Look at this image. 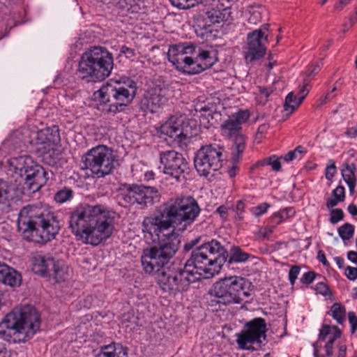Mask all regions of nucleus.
<instances>
[{
	"instance_id": "obj_56",
	"label": "nucleus",
	"mask_w": 357,
	"mask_h": 357,
	"mask_svg": "<svg viewBox=\"0 0 357 357\" xmlns=\"http://www.w3.org/2000/svg\"><path fill=\"white\" fill-rule=\"evenodd\" d=\"M336 90V88L334 87L331 92H328L327 93L326 95L321 96L319 100V104H318V107H321L323 106L324 105H325L328 101H329L330 100H331L332 98H333L335 97V96H332L331 95V93L335 91Z\"/></svg>"
},
{
	"instance_id": "obj_20",
	"label": "nucleus",
	"mask_w": 357,
	"mask_h": 357,
	"mask_svg": "<svg viewBox=\"0 0 357 357\" xmlns=\"http://www.w3.org/2000/svg\"><path fill=\"white\" fill-rule=\"evenodd\" d=\"M26 173L24 177L25 184L33 191L40 190L48 180L47 172L37 163Z\"/></svg>"
},
{
	"instance_id": "obj_39",
	"label": "nucleus",
	"mask_w": 357,
	"mask_h": 357,
	"mask_svg": "<svg viewBox=\"0 0 357 357\" xmlns=\"http://www.w3.org/2000/svg\"><path fill=\"white\" fill-rule=\"evenodd\" d=\"M271 93L272 91L268 88L258 87V92L255 96L256 102L258 105H264L267 102Z\"/></svg>"
},
{
	"instance_id": "obj_13",
	"label": "nucleus",
	"mask_w": 357,
	"mask_h": 357,
	"mask_svg": "<svg viewBox=\"0 0 357 357\" xmlns=\"http://www.w3.org/2000/svg\"><path fill=\"white\" fill-rule=\"evenodd\" d=\"M151 271H145L146 273H154L155 280L162 290H179L187 288L190 284L195 283L192 276L188 275L189 271L184 269L172 275L169 271H166L165 266L156 267L154 266Z\"/></svg>"
},
{
	"instance_id": "obj_24",
	"label": "nucleus",
	"mask_w": 357,
	"mask_h": 357,
	"mask_svg": "<svg viewBox=\"0 0 357 357\" xmlns=\"http://www.w3.org/2000/svg\"><path fill=\"white\" fill-rule=\"evenodd\" d=\"M22 276L20 273L10 268L6 264L0 261V284H3L12 288L20 287Z\"/></svg>"
},
{
	"instance_id": "obj_1",
	"label": "nucleus",
	"mask_w": 357,
	"mask_h": 357,
	"mask_svg": "<svg viewBox=\"0 0 357 357\" xmlns=\"http://www.w3.org/2000/svg\"><path fill=\"white\" fill-rule=\"evenodd\" d=\"M114 212L101 204L77 207L69 216V228L76 239L96 246L107 240L115 229Z\"/></svg>"
},
{
	"instance_id": "obj_7",
	"label": "nucleus",
	"mask_w": 357,
	"mask_h": 357,
	"mask_svg": "<svg viewBox=\"0 0 357 357\" xmlns=\"http://www.w3.org/2000/svg\"><path fill=\"white\" fill-rule=\"evenodd\" d=\"M113 68L112 54L105 47L93 46L81 55L77 73L83 82L96 83L108 77Z\"/></svg>"
},
{
	"instance_id": "obj_60",
	"label": "nucleus",
	"mask_w": 357,
	"mask_h": 357,
	"mask_svg": "<svg viewBox=\"0 0 357 357\" xmlns=\"http://www.w3.org/2000/svg\"><path fill=\"white\" fill-rule=\"evenodd\" d=\"M346 356H347V345L345 344L340 342L338 344L337 357H346Z\"/></svg>"
},
{
	"instance_id": "obj_50",
	"label": "nucleus",
	"mask_w": 357,
	"mask_h": 357,
	"mask_svg": "<svg viewBox=\"0 0 357 357\" xmlns=\"http://www.w3.org/2000/svg\"><path fill=\"white\" fill-rule=\"evenodd\" d=\"M245 204L243 201L239 200L236 203V219L238 221H243L244 220V211H245Z\"/></svg>"
},
{
	"instance_id": "obj_35",
	"label": "nucleus",
	"mask_w": 357,
	"mask_h": 357,
	"mask_svg": "<svg viewBox=\"0 0 357 357\" xmlns=\"http://www.w3.org/2000/svg\"><path fill=\"white\" fill-rule=\"evenodd\" d=\"M50 275H53L57 282L65 280L68 275V267L63 261H54V266Z\"/></svg>"
},
{
	"instance_id": "obj_52",
	"label": "nucleus",
	"mask_w": 357,
	"mask_h": 357,
	"mask_svg": "<svg viewBox=\"0 0 357 357\" xmlns=\"http://www.w3.org/2000/svg\"><path fill=\"white\" fill-rule=\"evenodd\" d=\"M349 322L351 326V334L355 333L357 329V316L355 312H349L348 313Z\"/></svg>"
},
{
	"instance_id": "obj_31",
	"label": "nucleus",
	"mask_w": 357,
	"mask_h": 357,
	"mask_svg": "<svg viewBox=\"0 0 357 357\" xmlns=\"http://www.w3.org/2000/svg\"><path fill=\"white\" fill-rule=\"evenodd\" d=\"M238 291H214L215 297L218 298L215 303L229 305L231 303H241L243 299L237 294Z\"/></svg>"
},
{
	"instance_id": "obj_57",
	"label": "nucleus",
	"mask_w": 357,
	"mask_h": 357,
	"mask_svg": "<svg viewBox=\"0 0 357 357\" xmlns=\"http://www.w3.org/2000/svg\"><path fill=\"white\" fill-rule=\"evenodd\" d=\"M218 214L222 220H227L228 216V208L225 205H221L215 211Z\"/></svg>"
},
{
	"instance_id": "obj_22",
	"label": "nucleus",
	"mask_w": 357,
	"mask_h": 357,
	"mask_svg": "<svg viewBox=\"0 0 357 357\" xmlns=\"http://www.w3.org/2000/svg\"><path fill=\"white\" fill-rule=\"evenodd\" d=\"M158 200V192L154 188L135 185V203L140 205L141 208Z\"/></svg>"
},
{
	"instance_id": "obj_36",
	"label": "nucleus",
	"mask_w": 357,
	"mask_h": 357,
	"mask_svg": "<svg viewBox=\"0 0 357 357\" xmlns=\"http://www.w3.org/2000/svg\"><path fill=\"white\" fill-rule=\"evenodd\" d=\"M266 165H270L272 169L275 172H278L281 169V163L280 162V159L275 155L266 158L256 163L257 167Z\"/></svg>"
},
{
	"instance_id": "obj_3",
	"label": "nucleus",
	"mask_w": 357,
	"mask_h": 357,
	"mask_svg": "<svg viewBox=\"0 0 357 357\" xmlns=\"http://www.w3.org/2000/svg\"><path fill=\"white\" fill-rule=\"evenodd\" d=\"M17 227L25 239L37 243L53 240L60 229L59 220L53 212L33 205L20 210Z\"/></svg>"
},
{
	"instance_id": "obj_12",
	"label": "nucleus",
	"mask_w": 357,
	"mask_h": 357,
	"mask_svg": "<svg viewBox=\"0 0 357 357\" xmlns=\"http://www.w3.org/2000/svg\"><path fill=\"white\" fill-rule=\"evenodd\" d=\"M266 324L264 318L256 317L246 322L241 333L236 334L238 347L241 349L251 350L255 344L261 347L262 339L266 340Z\"/></svg>"
},
{
	"instance_id": "obj_64",
	"label": "nucleus",
	"mask_w": 357,
	"mask_h": 357,
	"mask_svg": "<svg viewBox=\"0 0 357 357\" xmlns=\"http://www.w3.org/2000/svg\"><path fill=\"white\" fill-rule=\"evenodd\" d=\"M121 52L124 54L127 57H132L134 55L133 50L126 46L121 47Z\"/></svg>"
},
{
	"instance_id": "obj_25",
	"label": "nucleus",
	"mask_w": 357,
	"mask_h": 357,
	"mask_svg": "<svg viewBox=\"0 0 357 357\" xmlns=\"http://www.w3.org/2000/svg\"><path fill=\"white\" fill-rule=\"evenodd\" d=\"M229 10L227 8L215 6L206 7L204 20L208 25L219 24L227 21L229 16Z\"/></svg>"
},
{
	"instance_id": "obj_6",
	"label": "nucleus",
	"mask_w": 357,
	"mask_h": 357,
	"mask_svg": "<svg viewBox=\"0 0 357 357\" xmlns=\"http://www.w3.org/2000/svg\"><path fill=\"white\" fill-rule=\"evenodd\" d=\"M167 57L176 70L189 75L199 74L211 68L218 61L215 50L197 49L191 43L170 45Z\"/></svg>"
},
{
	"instance_id": "obj_45",
	"label": "nucleus",
	"mask_w": 357,
	"mask_h": 357,
	"mask_svg": "<svg viewBox=\"0 0 357 357\" xmlns=\"http://www.w3.org/2000/svg\"><path fill=\"white\" fill-rule=\"evenodd\" d=\"M318 279H321V276L320 275H317L314 271H308L302 275L300 281L302 284L308 285L313 281L317 280Z\"/></svg>"
},
{
	"instance_id": "obj_51",
	"label": "nucleus",
	"mask_w": 357,
	"mask_h": 357,
	"mask_svg": "<svg viewBox=\"0 0 357 357\" xmlns=\"http://www.w3.org/2000/svg\"><path fill=\"white\" fill-rule=\"evenodd\" d=\"M332 195L334 197L337 199V201L343 202L345 199V189L342 185H338L332 192Z\"/></svg>"
},
{
	"instance_id": "obj_4",
	"label": "nucleus",
	"mask_w": 357,
	"mask_h": 357,
	"mask_svg": "<svg viewBox=\"0 0 357 357\" xmlns=\"http://www.w3.org/2000/svg\"><path fill=\"white\" fill-rule=\"evenodd\" d=\"M40 324V314L36 307L20 304L3 317L1 325L6 330L0 331V335L9 343H24L39 331Z\"/></svg>"
},
{
	"instance_id": "obj_62",
	"label": "nucleus",
	"mask_w": 357,
	"mask_h": 357,
	"mask_svg": "<svg viewBox=\"0 0 357 357\" xmlns=\"http://www.w3.org/2000/svg\"><path fill=\"white\" fill-rule=\"evenodd\" d=\"M320 70V66L319 64H316L314 66H310L307 70V73L308 76H312L317 74Z\"/></svg>"
},
{
	"instance_id": "obj_43",
	"label": "nucleus",
	"mask_w": 357,
	"mask_h": 357,
	"mask_svg": "<svg viewBox=\"0 0 357 357\" xmlns=\"http://www.w3.org/2000/svg\"><path fill=\"white\" fill-rule=\"evenodd\" d=\"M149 0H135V13L146 14L151 8Z\"/></svg>"
},
{
	"instance_id": "obj_21",
	"label": "nucleus",
	"mask_w": 357,
	"mask_h": 357,
	"mask_svg": "<svg viewBox=\"0 0 357 357\" xmlns=\"http://www.w3.org/2000/svg\"><path fill=\"white\" fill-rule=\"evenodd\" d=\"M213 287L215 290H249L252 282L245 278L234 275L220 280Z\"/></svg>"
},
{
	"instance_id": "obj_42",
	"label": "nucleus",
	"mask_w": 357,
	"mask_h": 357,
	"mask_svg": "<svg viewBox=\"0 0 357 357\" xmlns=\"http://www.w3.org/2000/svg\"><path fill=\"white\" fill-rule=\"evenodd\" d=\"M172 6L179 9L187 10L197 5L196 0H169Z\"/></svg>"
},
{
	"instance_id": "obj_34",
	"label": "nucleus",
	"mask_w": 357,
	"mask_h": 357,
	"mask_svg": "<svg viewBox=\"0 0 357 357\" xmlns=\"http://www.w3.org/2000/svg\"><path fill=\"white\" fill-rule=\"evenodd\" d=\"M339 324H342L346 318V308L339 303H335L331 308V311L327 312Z\"/></svg>"
},
{
	"instance_id": "obj_63",
	"label": "nucleus",
	"mask_w": 357,
	"mask_h": 357,
	"mask_svg": "<svg viewBox=\"0 0 357 357\" xmlns=\"http://www.w3.org/2000/svg\"><path fill=\"white\" fill-rule=\"evenodd\" d=\"M347 258L351 262L357 265V252L349 251L347 253Z\"/></svg>"
},
{
	"instance_id": "obj_9",
	"label": "nucleus",
	"mask_w": 357,
	"mask_h": 357,
	"mask_svg": "<svg viewBox=\"0 0 357 357\" xmlns=\"http://www.w3.org/2000/svg\"><path fill=\"white\" fill-rule=\"evenodd\" d=\"M133 84L132 80H128L127 84L120 81L108 82L93 93L94 99L99 102L104 112L114 114L121 112L132 102L134 91L130 93V89H132Z\"/></svg>"
},
{
	"instance_id": "obj_10",
	"label": "nucleus",
	"mask_w": 357,
	"mask_h": 357,
	"mask_svg": "<svg viewBox=\"0 0 357 357\" xmlns=\"http://www.w3.org/2000/svg\"><path fill=\"white\" fill-rule=\"evenodd\" d=\"M86 169L97 178L110 174L116 163L113 151L105 145L95 146L87 151L83 158Z\"/></svg>"
},
{
	"instance_id": "obj_61",
	"label": "nucleus",
	"mask_w": 357,
	"mask_h": 357,
	"mask_svg": "<svg viewBox=\"0 0 357 357\" xmlns=\"http://www.w3.org/2000/svg\"><path fill=\"white\" fill-rule=\"evenodd\" d=\"M345 135L350 138H356L357 137V127H351L347 128L345 132Z\"/></svg>"
},
{
	"instance_id": "obj_32",
	"label": "nucleus",
	"mask_w": 357,
	"mask_h": 357,
	"mask_svg": "<svg viewBox=\"0 0 357 357\" xmlns=\"http://www.w3.org/2000/svg\"><path fill=\"white\" fill-rule=\"evenodd\" d=\"M249 257L250 255L244 252L240 247L232 246L229 250V255H228L227 261L229 264L243 263L248 261Z\"/></svg>"
},
{
	"instance_id": "obj_30",
	"label": "nucleus",
	"mask_w": 357,
	"mask_h": 357,
	"mask_svg": "<svg viewBox=\"0 0 357 357\" xmlns=\"http://www.w3.org/2000/svg\"><path fill=\"white\" fill-rule=\"evenodd\" d=\"M134 190L132 187L126 183L121 184L118 190L116 198L119 204L124 207L132 204Z\"/></svg>"
},
{
	"instance_id": "obj_14",
	"label": "nucleus",
	"mask_w": 357,
	"mask_h": 357,
	"mask_svg": "<svg viewBox=\"0 0 357 357\" xmlns=\"http://www.w3.org/2000/svg\"><path fill=\"white\" fill-rule=\"evenodd\" d=\"M185 120L183 116H172L160 128L162 133L174 139L180 146L186 145L187 141L195 135L192 129L195 122Z\"/></svg>"
},
{
	"instance_id": "obj_55",
	"label": "nucleus",
	"mask_w": 357,
	"mask_h": 357,
	"mask_svg": "<svg viewBox=\"0 0 357 357\" xmlns=\"http://www.w3.org/2000/svg\"><path fill=\"white\" fill-rule=\"evenodd\" d=\"M197 5V4H202L205 7H210V6H215L218 7V6H220L221 7L223 6L222 4L220 3L219 0H196Z\"/></svg>"
},
{
	"instance_id": "obj_28",
	"label": "nucleus",
	"mask_w": 357,
	"mask_h": 357,
	"mask_svg": "<svg viewBox=\"0 0 357 357\" xmlns=\"http://www.w3.org/2000/svg\"><path fill=\"white\" fill-rule=\"evenodd\" d=\"M96 357H128V349L121 344L112 342L101 347L100 352Z\"/></svg>"
},
{
	"instance_id": "obj_33",
	"label": "nucleus",
	"mask_w": 357,
	"mask_h": 357,
	"mask_svg": "<svg viewBox=\"0 0 357 357\" xmlns=\"http://www.w3.org/2000/svg\"><path fill=\"white\" fill-rule=\"evenodd\" d=\"M13 197V188L6 182L0 181V204L8 205Z\"/></svg>"
},
{
	"instance_id": "obj_59",
	"label": "nucleus",
	"mask_w": 357,
	"mask_h": 357,
	"mask_svg": "<svg viewBox=\"0 0 357 357\" xmlns=\"http://www.w3.org/2000/svg\"><path fill=\"white\" fill-rule=\"evenodd\" d=\"M331 329H333L334 333L332 336H331L329 338L333 340V341H335L337 339L340 338L342 335V331L340 329V328L337 326H333L331 327Z\"/></svg>"
},
{
	"instance_id": "obj_54",
	"label": "nucleus",
	"mask_w": 357,
	"mask_h": 357,
	"mask_svg": "<svg viewBox=\"0 0 357 357\" xmlns=\"http://www.w3.org/2000/svg\"><path fill=\"white\" fill-rule=\"evenodd\" d=\"M344 274L350 280H355L357 278V268L348 266L345 268Z\"/></svg>"
},
{
	"instance_id": "obj_46",
	"label": "nucleus",
	"mask_w": 357,
	"mask_h": 357,
	"mask_svg": "<svg viewBox=\"0 0 357 357\" xmlns=\"http://www.w3.org/2000/svg\"><path fill=\"white\" fill-rule=\"evenodd\" d=\"M331 332V326L328 324H323L321 328L319 329L318 339L314 343H317L319 345L321 342H324L326 340V337Z\"/></svg>"
},
{
	"instance_id": "obj_2",
	"label": "nucleus",
	"mask_w": 357,
	"mask_h": 357,
	"mask_svg": "<svg viewBox=\"0 0 357 357\" xmlns=\"http://www.w3.org/2000/svg\"><path fill=\"white\" fill-rule=\"evenodd\" d=\"M201 211L197 201L190 195L172 198L164 205L160 215L144 218L145 236L149 242L158 239V233L167 230L173 223L183 225V229H185L196 221Z\"/></svg>"
},
{
	"instance_id": "obj_15",
	"label": "nucleus",
	"mask_w": 357,
	"mask_h": 357,
	"mask_svg": "<svg viewBox=\"0 0 357 357\" xmlns=\"http://www.w3.org/2000/svg\"><path fill=\"white\" fill-rule=\"evenodd\" d=\"M160 167L164 174L170 176L176 181L185 179V174L189 169L188 163L183 155L174 150L160 153Z\"/></svg>"
},
{
	"instance_id": "obj_44",
	"label": "nucleus",
	"mask_w": 357,
	"mask_h": 357,
	"mask_svg": "<svg viewBox=\"0 0 357 357\" xmlns=\"http://www.w3.org/2000/svg\"><path fill=\"white\" fill-rule=\"evenodd\" d=\"M270 204L267 202H263L256 206L252 207L250 211L255 217H259L266 213L270 208Z\"/></svg>"
},
{
	"instance_id": "obj_47",
	"label": "nucleus",
	"mask_w": 357,
	"mask_h": 357,
	"mask_svg": "<svg viewBox=\"0 0 357 357\" xmlns=\"http://www.w3.org/2000/svg\"><path fill=\"white\" fill-rule=\"evenodd\" d=\"M330 215V222L333 225H335L344 219V212L341 208L332 209Z\"/></svg>"
},
{
	"instance_id": "obj_16",
	"label": "nucleus",
	"mask_w": 357,
	"mask_h": 357,
	"mask_svg": "<svg viewBox=\"0 0 357 357\" xmlns=\"http://www.w3.org/2000/svg\"><path fill=\"white\" fill-rule=\"evenodd\" d=\"M169 86L160 78L155 79L152 85L148 89L145 97L140 102L142 110L155 112L168 100Z\"/></svg>"
},
{
	"instance_id": "obj_40",
	"label": "nucleus",
	"mask_w": 357,
	"mask_h": 357,
	"mask_svg": "<svg viewBox=\"0 0 357 357\" xmlns=\"http://www.w3.org/2000/svg\"><path fill=\"white\" fill-rule=\"evenodd\" d=\"M290 213H294L292 208H285L280 211L274 213L272 216L273 222L275 225L280 224L291 215Z\"/></svg>"
},
{
	"instance_id": "obj_8",
	"label": "nucleus",
	"mask_w": 357,
	"mask_h": 357,
	"mask_svg": "<svg viewBox=\"0 0 357 357\" xmlns=\"http://www.w3.org/2000/svg\"><path fill=\"white\" fill-rule=\"evenodd\" d=\"M168 230L169 229L160 231L158 233V239H153L154 241L149 242L142 225L144 238L146 243L149 245L156 242L159 243V248L152 247L144 250L141 262L144 271H151L154 266L156 267L165 266L178 251L181 243L179 236L174 231H169Z\"/></svg>"
},
{
	"instance_id": "obj_48",
	"label": "nucleus",
	"mask_w": 357,
	"mask_h": 357,
	"mask_svg": "<svg viewBox=\"0 0 357 357\" xmlns=\"http://www.w3.org/2000/svg\"><path fill=\"white\" fill-rule=\"evenodd\" d=\"M336 174L335 163L333 160H329V164L326 168L325 176L326 178L328 181H331Z\"/></svg>"
},
{
	"instance_id": "obj_58",
	"label": "nucleus",
	"mask_w": 357,
	"mask_h": 357,
	"mask_svg": "<svg viewBox=\"0 0 357 357\" xmlns=\"http://www.w3.org/2000/svg\"><path fill=\"white\" fill-rule=\"evenodd\" d=\"M334 342H335V341H333V340L329 338V340H328V342H326V344L324 346V349L326 351V355L328 357L332 356L333 354Z\"/></svg>"
},
{
	"instance_id": "obj_27",
	"label": "nucleus",
	"mask_w": 357,
	"mask_h": 357,
	"mask_svg": "<svg viewBox=\"0 0 357 357\" xmlns=\"http://www.w3.org/2000/svg\"><path fill=\"white\" fill-rule=\"evenodd\" d=\"M356 165L353 162L347 161L342 165L341 173L342 178L347 184L350 193H353L356 184Z\"/></svg>"
},
{
	"instance_id": "obj_23",
	"label": "nucleus",
	"mask_w": 357,
	"mask_h": 357,
	"mask_svg": "<svg viewBox=\"0 0 357 357\" xmlns=\"http://www.w3.org/2000/svg\"><path fill=\"white\" fill-rule=\"evenodd\" d=\"M32 158L29 155H21L14 157L7 160L8 170L18 174L20 177L24 178L29 171L36 164Z\"/></svg>"
},
{
	"instance_id": "obj_53",
	"label": "nucleus",
	"mask_w": 357,
	"mask_h": 357,
	"mask_svg": "<svg viewBox=\"0 0 357 357\" xmlns=\"http://www.w3.org/2000/svg\"><path fill=\"white\" fill-rule=\"evenodd\" d=\"M261 20V15L259 10H253L250 13V16L248 18V23L251 24H257Z\"/></svg>"
},
{
	"instance_id": "obj_17",
	"label": "nucleus",
	"mask_w": 357,
	"mask_h": 357,
	"mask_svg": "<svg viewBox=\"0 0 357 357\" xmlns=\"http://www.w3.org/2000/svg\"><path fill=\"white\" fill-rule=\"evenodd\" d=\"M269 24H264L260 29H256L248 34V52L245 58L250 61H253L262 58L266 51V44L268 43V35L265 31H268Z\"/></svg>"
},
{
	"instance_id": "obj_38",
	"label": "nucleus",
	"mask_w": 357,
	"mask_h": 357,
	"mask_svg": "<svg viewBox=\"0 0 357 357\" xmlns=\"http://www.w3.org/2000/svg\"><path fill=\"white\" fill-rule=\"evenodd\" d=\"M338 234L343 241L350 240L354 234V227L350 223H344L338 229Z\"/></svg>"
},
{
	"instance_id": "obj_19",
	"label": "nucleus",
	"mask_w": 357,
	"mask_h": 357,
	"mask_svg": "<svg viewBox=\"0 0 357 357\" xmlns=\"http://www.w3.org/2000/svg\"><path fill=\"white\" fill-rule=\"evenodd\" d=\"M38 150L43 154H50L59 141V130L56 127L40 130L36 133Z\"/></svg>"
},
{
	"instance_id": "obj_29",
	"label": "nucleus",
	"mask_w": 357,
	"mask_h": 357,
	"mask_svg": "<svg viewBox=\"0 0 357 357\" xmlns=\"http://www.w3.org/2000/svg\"><path fill=\"white\" fill-rule=\"evenodd\" d=\"M54 260L51 258L45 259L39 256L35 257L33 261L32 270L34 273L40 275L52 273V268H54Z\"/></svg>"
},
{
	"instance_id": "obj_26",
	"label": "nucleus",
	"mask_w": 357,
	"mask_h": 357,
	"mask_svg": "<svg viewBox=\"0 0 357 357\" xmlns=\"http://www.w3.org/2000/svg\"><path fill=\"white\" fill-rule=\"evenodd\" d=\"M307 86L308 84L303 85L296 96L293 92L287 96L284 108L289 114H291L305 99L309 92Z\"/></svg>"
},
{
	"instance_id": "obj_41",
	"label": "nucleus",
	"mask_w": 357,
	"mask_h": 357,
	"mask_svg": "<svg viewBox=\"0 0 357 357\" xmlns=\"http://www.w3.org/2000/svg\"><path fill=\"white\" fill-rule=\"evenodd\" d=\"M73 197V190L64 188L57 192L54 195V199L58 203H64L70 200Z\"/></svg>"
},
{
	"instance_id": "obj_5",
	"label": "nucleus",
	"mask_w": 357,
	"mask_h": 357,
	"mask_svg": "<svg viewBox=\"0 0 357 357\" xmlns=\"http://www.w3.org/2000/svg\"><path fill=\"white\" fill-rule=\"evenodd\" d=\"M228 252L217 240L213 239L195 248L186 261L185 271L199 282L203 273L213 276L218 274L227 261Z\"/></svg>"
},
{
	"instance_id": "obj_49",
	"label": "nucleus",
	"mask_w": 357,
	"mask_h": 357,
	"mask_svg": "<svg viewBox=\"0 0 357 357\" xmlns=\"http://www.w3.org/2000/svg\"><path fill=\"white\" fill-rule=\"evenodd\" d=\"M301 267L297 265L292 266L289 271V280L291 285H294L300 273Z\"/></svg>"
},
{
	"instance_id": "obj_11",
	"label": "nucleus",
	"mask_w": 357,
	"mask_h": 357,
	"mask_svg": "<svg viewBox=\"0 0 357 357\" xmlns=\"http://www.w3.org/2000/svg\"><path fill=\"white\" fill-rule=\"evenodd\" d=\"M225 149L217 144L202 146L196 153L194 164L200 176H207L222 166Z\"/></svg>"
},
{
	"instance_id": "obj_18",
	"label": "nucleus",
	"mask_w": 357,
	"mask_h": 357,
	"mask_svg": "<svg viewBox=\"0 0 357 357\" xmlns=\"http://www.w3.org/2000/svg\"><path fill=\"white\" fill-rule=\"evenodd\" d=\"M250 116L248 109L239 110L229 116L220 126L221 135L228 139L242 130V125L248 121Z\"/></svg>"
},
{
	"instance_id": "obj_37",
	"label": "nucleus",
	"mask_w": 357,
	"mask_h": 357,
	"mask_svg": "<svg viewBox=\"0 0 357 357\" xmlns=\"http://www.w3.org/2000/svg\"><path fill=\"white\" fill-rule=\"evenodd\" d=\"M234 146L235 151H236V156L238 158L244 151L246 146V139L242 132H239L236 135H234Z\"/></svg>"
}]
</instances>
